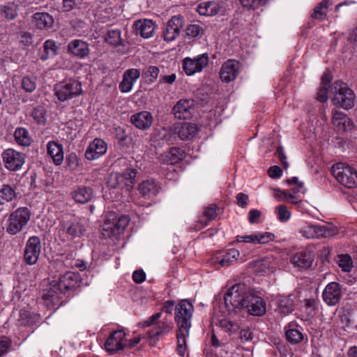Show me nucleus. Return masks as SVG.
Segmentation results:
<instances>
[{"instance_id":"nucleus-41","label":"nucleus","mask_w":357,"mask_h":357,"mask_svg":"<svg viewBox=\"0 0 357 357\" xmlns=\"http://www.w3.org/2000/svg\"><path fill=\"white\" fill-rule=\"evenodd\" d=\"M45 54L40 56L41 60L46 61L50 57H53L57 54L59 46L53 40H47L43 44Z\"/></svg>"},{"instance_id":"nucleus-2","label":"nucleus","mask_w":357,"mask_h":357,"mask_svg":"<svg viewBox=\"0 0 357 357\" xmlns=\"http://www.w3.org/2000/svg\"><path fill=\"white\" fill-rule=\"evenodd\" d=\"M194 307L188 299L179 301L175 306L174 320L180 335H188L192 325Z\"/></svg>"},{"instance_id":"nucleus-16","label":"nucleus","mask_w":357,"mask_h":357,"mask_svg":"<svg viewBox=\"0 0 357 357\" xmlns=\"http://www.w3.org/2000/svg\"><path fill=\"white\" fill-rule=\"evenodd\" d=\"M241 64L234 59H229L225 61L220 70V77L222 82H231L236 79L240 73Z\"/></svg>"},{"instance_id":"nucleus-56","label":"nucleus","mask_w":357,"mask_h":357,"mask_svg":"<svg viewBox=\"0 0 357 357\" xmlns=\"http://www.w3.org/2000/svg\"><path fill=\"white\" fill-rule=\"evenodd\" d=\"M177 352L181 356H183L187 349L185 336H177Z\"/></svg>"},{"instance_id":"nucleus-58","label":"nucleus","mask_w":357,"mask_h":357,"mask_svg":"<svg viewBox=\"0 0 357 357\" xmlns=\"http://www.w3.org/2000/svg\"><path fill=\"white\" fill-rule=\"evenodd\" d=\"M159 330L155 332L154 335H162L164 333H169L172 330V323L161 322L159 325Z\"/></svg>"},{"instance_id":"nucleus-60","label":"nucleus","mask_w":357,"mask_h":357,"mask_svg":"<svg viewBox=\"0 0 357 357\" xmlns=\"http://www.w3.org/2000/svg\"><path fill=\"white\" fill-rule=\"evenodd\" d=\"M328 87L321 86L317 92V99L321 102H324L328 100Z\"/></svg>"},{"instance_id":"nucleus-14","label":"nucleus","mask_w":357,"mask_h":357,"mask_svg":"<svg viewBox=\"0 0 357 357\" xmlns=\"http://www.w3.org/2000/svg\"><path fill=\"white\" fill-rule=\"evenodd\" d=\"M184 26V20L181 15L173 16L166 24L162 33L163 39L172 42L177 38Z\"/></svg>"},{"instance_id":"nucleus-59","label":"nucleus","mask_w":357,"mask_h":357,"mask_svg":"<svg viewBox=\"0 0 357 357\" xmlns=\"http://www.w3.org/2000/svg\"><path fill=\"white\" fill-rule=\"evenodd\" d=\"M286 332L285 335H293V333L295 332L296 335H303V332L301 330L298 329V326L294 322L290 323L287 326L285 327Z\"/></svg>"},{"instance_id":"nucleus-5","label":"nucleus","mask_w":357,"mask_h":357,"mask_svg":"<svg viewBox=\"0 0 357 357\" xmlns=\"http://www.w3.org/2000/svg\"><path fill=\"white\" fill-rule=\"evenodd\" d=\"M337 232V229L332 225L312 222H305L298 230V233L306 239L328 238L335 236Z\"/></svg>"},{"instance_id":"nucleus-29","label":"nucleus","mask_w":357,"mask_h":357,"mask_svg":"<svg viewBox=\"0 0 357 357\" xmlns=\"http://www.w3.org/2000/svg\"><path fill=\"white\" fill-rule=\"evenodd\" d=\"M137 33L144 38L151 37L154 33L155 26L152 20H139L134 24Z\"/></svg>"},{"instance_id":"nucleus-17","label":"nucleus","mask_w":357,"mask_h":357,"mask_svg":"<svg viewBox=\"0 0 357 357\" xmlns=\"http://www.w3.org/2000/svg\"><path fill=\"white\" fill-rule=\"evenodd\" d=\"M342 297L341 285L336 282H329L322 293L324 301L329 306L338 304Z\"/></svg>"},{"instance_id":"nucleus-53","label":"nucleus","mask_w":357,"mask_h":357,"mask_svg":"<svg viewBox=\"0 0 357 357\" xmlns=\"http://www.w3.org/2000/svg\"><path fill=\"white\" fill-rule=\"evenodd\" d=\"M274 234L271 232H255L256 244H266L274 239Z\"/></svg>"},{"instance_id":"nucleus-11","label":"nucleus","mask_w":357,"mask_h":357,"mask_svg":"<svg viewBox=\"0 0 357 357\" xmlns=\"http://www.w3.org/2000/svg\"><path fill=\"white\" fill-rule=\"evenodd\" d=\"M1 155L6 168L13 172L20 169L26 160L24 153L13 149L5 150Z\"/></svg>"},{"instance_id":"nucleus-50","label":"nucleus","mask_w":357,"mask_h":357,"mask_svg":"<svg viewBox=\"0 0 357 357\" xmlns=\"http://www.w3.org/2000/svg\"><path fill=\"white\" fill-rule=\"evenodd\" d=\"M328 5V1L324 0L314 8L311 16L318 20L324 19L326 16Z\"/></svg>"},{"instance_id":"nucleus-23","label":"nucleus","mask_w":357,"mask_h":357,"mask_svg":"<svg viewBox=\"0 0 357 357\" xmlns=\"http://www.w3.org/2000/svg\"><path fill=\"white\" fill-rule=\"evenodd\" d=\"M67 51L69 54L78 59H84L90 52L89 44L79 39H75L69 42Z\"/></svg>"},{"instance_id":"nucleus-46","label":"nucleus","mask_w":357,"mask_h":357,"mask_svg":"<svg viewBox=\"0 0 357 357\" xmlns=\"http://www.w3.org/2000/svg\"><path fill=\"white\" fill-rule=\"evenodd\" d=\"M36 123L40 125H45L46 123V110L44 107L38 105L34 107L31 113Z\"/></svg>"},{"instance_id":"nucleus-43","label":"nucleus","mask_w":357,"mask_h":357,"mask_svg":"<svg viewBox=\"0 0 357 357\" xmlns=\"http://www.w3.org/2000/svg\"><path fill=\"white\" fill-rule=\"evenodd\" d=\"M337 264L342 271L347 273L351 271L354 266L353 260L348 254L339 255L337 256Z\"/></svg>"},{"instance_id":"nucleus-51","label":"nucleus","mask_w":357,"mask_h":357,"mask_svg":"<svg viewBox=\"0 0 357 357\" xmlns=\"http://www.w3.org/2000/svg\"><path fill=\"white\" fill-rule=\"evenodd\" d=\"M318 310V303L315 299H306L305 301L304 312L308 318L314 317Z\"/></svg>"},{"instance_id":"nucleus-6","label":"nucleus","mask_w":357,"mask_h":357,"mask_svg":"<svg viewBox=\"0 0 357 357\" xmlns=\"http://www.w3.org/2000/svg\"><path fill=\"white\" fill-rule=\"evenodd\" d=\"M335 95L332 100L333 104L344 109H349L354 107L356 95L354 91L346 83L336 82L334 86Z\"/></svg>"},{"instance_id":"nucleus-26","label":"nucleus","mask_w":357,"mask_h":357,"mask_svg":"<svg viewBox=\"0 0 357 357\" xmlns=\"http://www.w3.org/2000/svg\"><path fill=\"white\" fill-rule=\"evenodd\" d=\"M130 121L137 128L146 130L152 125L153 116L150 112L143 111L132 115Z\"/></svg>"},{"instance_id":"nucleus-24","label":"nucleus","mask_w":357,"mask_h":357,"mask_svg":"<svg viewBox=\"0 0 357 357\" xmlns=\"http://www.w3.org/2000/svg\"><path fill=\"white\" fill-rule=\"evenodd\" d=\"M79 281L77 275L71 271H68L59 276L56 283L58 289L63 293L77 287Z\"/></svg>"},{"instance_id":"nucleus-47","label":"nucleus","mask_w":357,"mask_h":357,"mask_svg":"<svg viewBox=\"0 0 357 357\" xmlns=\"http://www.w3.org/2000/svg\"><path fill=\"white\" fill-rule=\"evenodd\" d=\"M23 90L27 93H32L36 88V77L33 75L24 76L21 81Z\"/></svg>"},{"instance_id":"nucleus-36","label":"nucleus","mask_w":357,"mask_h":357,"mask_svg":"<svg viewBox=\"0 0 357 357\" xmlns=\"http://www.w3.org/2000/svg\"><path fill=\"white\" fill-rule=\"evenodd\" d=\"M17 197L15 188L10 185L4 184L0 188V204L3 205L12 202Z\"/></svg>"},{"instance_id":"nucleus-63","label":"nucleus","mask_w":357,"mask_h":357,"mask_svg":"<svg viewBox=\"0 0 357 357\" xmlns=\"http://www.w3.org/2000/svg\"><path fill=\"white\" fill-rule=\"evenodd\" d=\"M282 169L278 166H273L268 169V173L271 178H279L282 175Z\"/></svg>"},{"instance_id":"nucleus-48","label":"nucleus","mask_w":357,"mask_h":357,"mask_svg":"<svg viewBox=\"0 0 357 357\" xmlns=\"http://www.w3.org/2000/svg\"><path fill=\"white\" fill-rule=\"evenodd\" d=\"M105 41L109 45L116 47L122 43L121 31L119 29L109 30L105 36Z\"/></svg>"},{"instance_id":"nucleus-20","label":"nucleus","mask_w":357,"mask_h":357,"mask_svg":"<svg viewBox=\"0 0 357 357\" xmlns=\"http://www.w3.org/2000/svg\"><path fill=\"white\" fill-rule=\"evenodd\" d=\"M173 113L176 119H189L194 112V101L192 99H181L173 107Z\"/></svg>"},{"instance_id":"nucleus-9","label":"nucleus","mask_w":357,"mask_h":357,"mask_svg":"<svg viewBox=\"0 0 357 357\" xmlns=\"http://www.w3.org/2000/svg\"><path fill=\"white\" fill-rule=\"evenodd\" d=\"M129 221L130 219L127 215H122L118 219L107 218L102 226V236L105 238L117 237L123 232Z\"/></svg>"},{"instance_id":"nucleus-38","label":"nucleus","mask_w":357,"mask_h":357,"mask_svg":"<svg viewBox=\"0 0 357 357\" xmlns=\"http://www.w3.org/2000/svg\"><path fill=\"white\" fill-rule=\"evenodd\" d=\"M183 159V152L179 148L173 147L162 155V162L167 165H174Z\"/></svg>"},{"instance_id":"nucleus-37","label":"nucleus","mask_w":357,"mask_h":357,"mask_svg":"<svg viewBox=\"0 0 357 357\" xmlns=\"http://www.w3.org/2000/svg\"><path fill=\"white\" fill-rule=\"evenodd\" d=\"M14 137L17 144L22 146H29L31 143V137L29 131L22 127L15 129Z\"/></svg>"},{"instance_id":"nucleus-13","label":"nucleus","mask_w":357,"mask_h":357,"mask_svg":"<svg viewBox=\"0 0 357 357\" xmlns=\"http://www.w3.org/2000/svg\"><path fill=\"white\" fill-rule=\"evenodd\" d=\"M41 252V242L38 236H32L26 241L24 251V259L29 265L35 264L38 259Z\"/></svg>"},{"instance_id":"nucleus-7","label":"nucleus","mask_w":357,"mask_h":357,"mask_svg":"<svg viewBox=\"0 0 357 357\" xmlns=\"http://www.w3.org/2000/svg\"><path fill=\"white\" fill-rule=\"evenodd\" d=\"M55 95L61 102L72 99L82 93L81 82L75 79H66L55 84Z\"/></svg>"},{"instance_id":"nucleus-33","label":"nucleus","mask_w":357,"mask_h":357,"mask_svg":"<svg viewBox=\"0 0 357 357\" xmlns=\"http://www.w3.org/2000/svg\"><path fill=\"white\" fill-rule=\"evenodd\" d=\"M71 195L76 202L85 204L93 198V190L91 188L82 187L73 191Z\"/></svg>"},{"instance_id":"nucleus-54","label":"nucleus","mask_w":357,"mask_h":357,"mask_svg":"<svg viewBox=\"0 0 357 357\" xmlns=\"http://www.w3.org/2000/svg\"><path fill=\"white\" fill-rule=\"evenodd\" d=\"M186 33L191 37L201 36L204 33V29L199 23L192 24L187 27Z\"/></svg>"},{"instance_id":"nucleus-27","label":"nucleus","mask_w":357,"mask_h":357,"mask_svg":"<svg viewBox=\"0 0 357 357\" xmlns=\"http://www.w3.org/2000/svg\"><path fill=\"white\" fill-rule=\"evenodd\" d=\"M160 184L154 179H147L142 181L138 187L141 195L145 198L155 196L160 190Z\"/></svg>"},{"instance_id":"nucleus-28","label":"nucleus","mask_w":357,"mask_h":357,"mask_svg":"<svg viewBox=\"0 0 357 357\" xmlns=\"http://www.w3.org/2000/svg\"><path fill=\"white\" fill-rule=\"evenodd\" d=\"M32 22L40 30H48L54 24V19L47 13H36L33 15Z\"/></svg>"},{"instance_id":"nucleus-25","label":"nucleus","mask_w":357,"mask_h":357,"mask_svg":"<svg viewBox=\"0 0 357 357\" xmlns=\"http://www.w3.org/2000/svg\"><path fill=\"white\" fill-rule=\"evenodd\" d=\"M313 261V256L307 251L296 252L291 259V262L294 267H297L301 270L309 268L312 266Z\"/></svg>"},{"instance_id":"nucleus-34","label":"nucleus","mask_w":357,"mask_h":357,"mask_svg":"<svg viewBox=\"0 0 357 357\" xmlns=\"http://www.w3.org/2000/svg\"><path fill=\"white\" fill-rule=\"evenodd\" d=\"M220 6L215 1H208L201 3L197 8V12L201 15L212 16L218 13Z\"/></svg>"},{"instance_id":"nucleus-45","label":"nucleus","mask_w":357,"mask_h":357,"mask_svg":"<svg viewBox=\"0 0 357 357\" xmlns=\"http://www.w3.org/2000/svg\"><path fill=\"white\" fill-rule=\"evenodd\" d=\"M17 15V7L15 4L0 6V15L8 20H12L15 18Z\"/></svg>"},{"instance_id":"nucleus-49","label":"nucleus","mask_w":357,"mask_h":357,"mask_svg":"<svg viewBox=\"0 0 357 357\" xmlns=\"http://www.w3.org/2000/svg\"><path fill=\"white\" fill-rule=\"evenodd\" d=\"M275 213L278 220L281 222H288L291 217V211L285 205H278L275 208Z\"/></svg>"},{"instance_id":"nucleus-64","label":"nucleus","mask_w":357,"mask_h":357,"mask_svg":"<svg viewBox=\"0 0 357 357\" xmlns=\"http://www.w3.org/2000/svg\"><path fill=\"white\" fill-rule=\"evenodd\" d=\"M132 279L136 283H142L146 279V275L143 271H135L132 274Z\"/></svg>"},{"instance_id":"nucleus-32","label":"nucleus","mask_w":357,"mask_h":357,"mask_svg":"<svg viewBox=\"0 0 357 357\" xmlns=\"http://www.w3.org/2000/svg\"><path fill=\"white\" fill-rule=\"evenodd\" d=\"M275 259L273 255L266 256L254 261V267L256 271L261 273H266L275 268Z\"/></svg>"},{"instance_id":"nucleus-55","label":"nucleus","mask_w":357,"mask_h":357,"mask_svg":"<svg viewBox=\"0 0 357 357\" xmlns=\"http://www.w3.org/2000/svg\"><path fill=\"white\" fill-rule=\"evenodd\" d=\"M66 163L72 171L78 169L80 166L79 160L75 153H70L66 158Z\"/></svg>"},{"instance_id":"nucleus-15","label":"nucleus","mask_w":357,"mask_h":357,"mask_svg":"<svg viewBox=\"0 0 357 357\" xmlns=\"http://www.w3.org/2000/svg\"><path fill=\"white\" fill-rule=\"evenodd\" d=\"M137 174V170L128 168L122 173L112 174L108 180V185L112 188H116L125 182L128 188H132Z\"/></svg>"},{"instance_id":"nucleus-35","label":"nucleus","mask_w":357,"mask_h":357,"mask_svg":"<svg viewBox=\"0 0 357 357\" xmlns=\"http://www.w3.org/2000/svg\"><path fill=\"white\" fill-rule=\"evenodd\" d=\"M240 255V252L236 249L228 250L221 257V259L217 258L218 263L222 267H227L233 265L238 259Z\"/></svg>"},{"instance_id":"nucleus-10","label":"nucleus","mask_w":357,"mask_h":357,"mask_svg":"<svg viewBox=\"0 0 357 357\" xmlns=\"http://www.w3.org/2000/svg\"><path fill=\"white\" fill-rule=\"evenodd\" d=\"M209 61L208 54H199L195 58L186 57L183 61V70L185 73L191 76L200 73L206 68Z\"/></svg>"},{"instance_id":"nucleus-31","label":"nucleus","mask_w":357,"mask_h":357,"mask_svg":"<svg viewBox=\"0 0 357 357\" xmlns=\"http://www.w3.org/2000/svg\"><path fill=\"white\" fill-rule=\"evenodd\" d=\"M47 154L52 158L54 162L59 165L63 160V151L61 144L50 141L47 145Z\"/></svg>"},{"instance_id":"nucleus-12","label":"nucleus","mask_w":357,"mask_h":357,"mask_svg":"<svg viewBox=\"0 0 357 357\" xmlns=\"http://www.w3.org/2000/svg\"><path fill=\"white\" fill-rule=\"evenodd\" d=\"M139 341V337H135L133 340H127L125 336H108L105 343V349L109 354H113L126 347L131 348Z\"/></svg>"},{"instance_id":"nucleus-21","label":"nucleus","mask_w":357,"mask_h":357,"mask_svg":"<svg viewBox=\"0 0 357 357\" xmlns=\"http://www.w3.org/2000/svg\"><path fill=\"white\" fill-rule=\"evenodd\" d=\"M140 75L141 73L139 69L130 68L126 70L123 73L122 81L119 84V90L122 93H129L131 91Z\"/></svg>"},{"instance_id":"nucleus-44","label":"nucleus","mask_w":357,"mask_h":357,"mask_svg":"<svg viewBox=\"0 0 357 357\" xmlns=\"http://www.w3.org/2000/svg\"><path fill=\"white\" fill-rule=\"evenodd\" d=\"M218 207L215 205H211L206 208L203 213V216L200 218L199 222L204 226L207 225L209 222L214 220L218 215Z\"/></svg>"},{"instance_id":"nucleus-52","label":"nucleus","mask_w":357,"mask_h":357,"mask_svg":"<svg viewBox=\"0 0 357 357\" xmlns=\"http://www.w3.org/2000/svg\"><path fill=\"white\" fill-rule=\"evenodd\" d=\"M268 0H240L243 7L248 9L256 10L264 6Z\"/></svg>"},{"instance_id":"nucleus-62","label":"nucleus","mask_w":357,"mask_h":357,"mask_svg":"<svg viewBox=\"0 0 357 357\" xmlns=\"http://www.w3.org/2000/svg\"><path fill=\"white\" fill-rule=\"evenodd\" d=\"M237 204L241 208H245L248 206V197L247 195L240 192L236 197Z\"/></svg>"},{"instance_id":"nucleus-42","label":"nucleus","mask_w":357,"mask_h":357,"mask_svg":"<svg viewBox=\"0 0 357 357\" xmlns=\"http://www.w3.org/2000/svg\"><path fill=\"white\" fill-rule=\"evenodd\" d=\"M41 320L40 314L36 313H31L30 312L22 310L20 311L21 324L26 326L29 324H33L39 322Z\"/></svg>"},{"instance_id":"nucleus-18","label":"nucleus","mask_w":357,"mask_h":357,"mask_svg":"<svg viewBox=\"0 0 357 357\" xmlns=\"http://www.w3.org/2000/svg\"><path fill=\"white\" fill-rule=\"evenodd\" d=\"M215 327L220 328L222 333H239L240 335H252L254 331L245 325L239 326L237 323L232 322L226 319L217 320Z\"/></svg>"},{"instance_id":"nucleus-4","label":"nucleus","mask_w":357,"mask_h":357,"mask_svg":"<svg viewBox=\"0 0 357 357\" xmlns=\"http://www.w3.org/2000/svg\"><path fill=\"white\" fill-rule=\"evenodd\" d=\"M331 173L337 181L348 188L357 186V171L344 163H336L332 166Z\"/></svg>"},{"instance_id":"nucleus-61","label":"nucleus","mask_w":357,"mask_h":357,"mask_svg":"<svg viewBox=\"0 0 357 357\" xmlns=\"http://www.w3.org/2000/svg\"><path fill=\"white\" fill-rule=\"evenodd\" d=\"M161 315H162V312H157V313L153 314L149 319H147L146 320L144 321L142 323V326L143 327H148V326H150L151 325H153V324H155V322L157 320H158L161 317Z\"/></svg>"},{"instance_id":"nucleus-22","label":"nucleus","mask_w":357,"mask_h":357,"mask_svg":"<svg viewBox=\"0 0 357 357\" xmlns=\"http://www.w3.org/2000/svg\"><path fill=\"white\" fill-rule=\"evenodd\" d=\"M64 294L63 291L58 289V284L56 280L52 281L48 288L43 294V299L46 306L50 308H54L55 305H58L61 295Z\"/></svg>"},{"instance_id":"nucleus-39","label":"nucleus","mask_w":357,"mask_h":357,"mask_svg":"<svg viewBox=\"0 0 357 357\" xmlns=\"http://www.w3.org/2000/svg\"><path fill=\"white\" fill-rule=\"evenodd\" d=\"M294 310L293 300L289 296L281 297L278 303L276 311L282 315H287Z\"/></svg>"},{"instance_id":"nucleus-30","label":"nucleus","mask_w":357,"mask_h":357,"mask_svg":"<svg viewBox=\"0 0 357 357\" xmlns=\"http://www.w3.org/2000/svg\"><path fill=\"white\" fill-rule=\"evenodd\" d=\"M332 123L340 132L346 131L351 126V120L347 114L340 111L333 112Z\"/></svg>"},{"instance_id":"nucleus-1","label":"nucleus","mask_w":357,"mask_h":357,"mask_svg":"<svg viewBox=\"0 0 357 357\" xmlns=\"http://www.w3.org/2000/svg\"><path fill=\"white\" fill-rule=\"evenodd\" d=\"M225 305L229 312L245 308L252 316L261 317L266 312V303L259 292L250 290L243 283L231 287L224 296Z\"/></svg>"},{"instance_id":"nucleus-3","label":"nucleus","mask_w":357,"mask_h":357,"mask_svg":"<svg viewBox=\"0 0 357 357\" xmlns=\"http://www.w3.org/2000/svg\"><path fill=\"white\" fill-rule=\"evenodd\" d=\"M86 231L84 220L81 219L61 220L58 227V236L63 241L82 237Z\"/></svg>"},{"instance_id":"nucleus-40","label":"nucleus","mask_w":357,"mask_h":357,"mask_svg":"<svg viewBox=\"0 0 357 357\" xmlns=\"http://www.w3.org/2000/svg\"><path fill=\"white\" fill-rule=\"evenodd\" d=\"M197 131L195 124L191 123H182L178 129V136L181 139H187L192 137Z\"/></svg>"},{"instance_id":"nucleus-8","label":"nucleus","mask_w":357,"mask_h":357,"mask_svg":"<svg viewBox=\"0 0 357 357\" xmlns=\"http://www.w3.org/2000/svg\"><path fill=\"white\" fill-rule=\"evenodd\" d=\"M30 217L31 213L28 208H18L9 215L6 232L11 235L18 234L27 225Z\"/></svg>"},{"instance_id":"nucleus-57","label":"nucleus","mask_w":357,"mask_h":357,"mask_svg":"<svg viewBox=\"0 0 357 357\" xmlns=\"http://www.w3.org/2000/svg\"><path fill=\"white\" fill-rule=\"evenodd\" d=\"M236 241L237 243H247L256 244L255 233H253L250 235L236 236Z\"/></svg>"},{"instance_id":"nucleus-19","label":"nucleus","mask_w":357,"mask_h":357,"mask_svg":"<svg viewBox=\"0 0 357 357\" xmlns=\"http://www.w3.org/2000/svg\"><path fill=\"white\" fill-rule=\"evenodd\" d=\"M107 150V143L100 138H96L88 146L84 155L88 160H95L104 155Z\"/></svg>"}]
</instances>
